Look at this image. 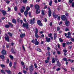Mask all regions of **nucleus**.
Masks as SVG:
<instances>
[{
	"instance_id": "6ab92c4d",
	"label": "nucleus",
	"mask_w": 74,
	"mask_h": 74,
	"mask_svg": "<svg viewBox=\"0 0 74 74\" xmlns=\"http://www.w3.org/2000/svg\"><path fill=\"white\" fill-rule=\"evenodd\" d=\"M56 34H57L56 33H55L54 34V40H55V39L57 38V36L56 35Z\"/></svg>"
},
{
	"instance_id": "2f4dec72",
	"label": "nucleus",
	"mask_w": 74,
	"mask_h": 74,
	"mask_svg": "<svg viewBox=\"0 0 74 74\" xmlns=\"http://www.w3.org/2000/svg\"><path fill=\"white\" fill-rule=\"evenodd\" d=\"M36 50L37 51H38V52H41V49H40L39 48H37L36 49Z\"/></svg>"
},
{
	"instance_id": "09e8293b",
	"label": "nucleus",
	"mask_w": 74,
	"mask_h": 74,
	"mask_svg": "<svg viewBox=\"0 0 74 74\" xmlns=\"http://www.w3.org/2000/svg\"><path fill=\"white\" fill-rule=\"evenodd\" d=\"M10 1H8V0H7L6 1V3L7 4H9V3H10Z\"/></svg>"
},
{
	"instance_id": "9b49d317",
	"label": "nucleus",
	"mask_w": 74,
	"mask_h": 74,
	"mask_svg": "<svg viewBox=\"0 0 74 74\" xmlns=\"http://www.w3.org/2000/svg\"><path fill=\"white\" fill-rule=\"evenodd\" d=\"M46 41L47 42H50V40H51V38H48V37H46Z\"/></svg>"
},
{
	"instance_id": "9d476101",
	"label": "nucleus",
	"mask_w": 74,
	"mask_h": 74,
	"mask_svg": "<svg viewBox=\"0 0 74 74\" xmlns=\"http://www.w3.org/2000/svg\"><path fill=\"white\" fill-rule=\"evenodd\" d=\"M2 14L4 16H5V15L7 14V12H6V11H5L2 10Z\"/></svg>"
},
{
	"instance_id": "4be33fe9",
	"label": "nucleus",
	"mask_w": 74,
	"mask_h": 74,
	"mask_svg": "<svg viewBox=\"0 0 74 74\" xmlns=\"http://www.w3.org/2000/svg\"><path fill=\"white\" fill-rule=\"evenodd\" d=\"M9 57L11 59V60H13L14 59V56H12L10 55L9 56Z\"/></svg>"
},
{
	"instance_id": "a878e982",
	"label": "nucleus",
	"mask_w": 74,
	"mask_h": 74,
	"mask_svg": "<svg viewBox=\"0 0 74 74\" xmlns=\"http://www.w3.org/2000/svg\"><path fill=\"white\" fill-rule=\"evenodd\" d=\"M35 36L36 38H38L39 37V36H38L37 34H35Z\"/></svg>"
},
{
	"instance_id": "5fc2aeb1",
	"label": "nucleus",
	"mask_w": 74,
	"mask_h": 74,
	"mask_svg": "<svg viewBox=\"0 0 74 74\" xmlns=\"http://www.w3.org/2000/svg\"><path fill=\"white\" fill-rule=\"evenodd\" d=\"M60 70V68H58V69H56V71H59Z\"/></svg>"
},
{
	"instance_id": "f704fd0d",
	"label": "nucleus",
	"mask_w": 74,
	"mask_h": 74,
	"mask_svg": "<svg viewBox=\"0 0 74 74\" xmlns=\"http://www.w3.org/2000/svg\"><path fill=\"white\" fill-rule=\"evenodd\" d=\"M38 33V29L37 28L36 29L35 34H37Z\"/></svg>"
},
{
	"instance_id": "c03bdc74",
	"label": "nucleus",
	"mask_w": 74,
	"mask_h": 74,
	"mask_svg": "<svg viewBox=\"0 0 74 74\" xmlns=\"http://www.w3.org/2000/svg\"><path fill=\"white\" fill-rule=\"evenodd\" d=\"M65 46H66V43H63L62 44V47H65Z\"/></svg>"
},
{
	"instance_id": "f8f14e48",
	"label": "nucleus",
	"mask_w": 74,
	"mask_h": 74,
	"mask_svg": "<svg viewBox=\"0 0 74 74\" xmlns=\"http://www.w3.org/2000/svg\"><path fill=\"white\" fill-rule=\"evenodd\" d=\"M48 13L49 17H50V16H51V14H52V11H51V10H50L48 11Z\"/></svg>"
},
{
	"instance_id": "603ef678",
	"label": "nucleus",
	"mask_w": 74,
	"mask_h": 74,
	"mask_svg": "<svg viewBox=\"0 0 74 74\" xmlns=\"http://www.w3.org/2000/svg\"><path fill=\"white\" fill-rule=\"evenodd\" d=\"M19 20H20V18H17V22H19Z\"/></svg>"
},
{
	"instance_id": "69168bd1",
	"label": "nucleus",
	"mask_w": 74,
	"mask_h": 74,
	"mask_svg": "<svg viewBox=\"0 0 74 74\" xmlns=\"http://www.w3.org/2000/svg\"><path fill=\"white\" fill-rule=\"evenodd\" d=\"M48 55H49V56H50V53L49 52V51H48Z\"/></svg>"
},
{
	"instance_id": "c756f323",
	"label": "nucleus",
	"mask_w": 74,
	"mask_h": 74,
	"mask_svg": "<svg viewBox=\"0 0 74 74\" xmlns=\"http://www.w3.org/2000/svg\"><path fill=\"white\" fill-rule=\"evenodd\" d=\"M8 34L10 36V37H12V34L11 33L9 32L8 33Z\"/></svg>"
},
{
	"instance_id": "3c124183",
	"label": "nucleus",
	"mask_w": 74,
	"mask_h": 74,
	"mask_svg": "<svg viewBox=\"0 0 74 74\" xmlns=\"http://www.w3.org/2000/svg\"><path fill=\"white\" fill-rule=\"evenodd\" d=\"M21 12L22 13H23V12H24V10H23L22 9H21Z\"/></svg>"
},
{
	"instance_id": "37998d69",
	"label": "nucleus",
	"mask_w": 74,
	"mask_h": 74,
	"mask_svg": "<svg viewBox=\"0 0 74 74\" xmlns=\"http://www.w3.org/2000/svg\"><path fill=\"white\" fill-rule=\"evenodd\" d=\"M28 14L29 15V16L31 17V15H32V14H31V12H28Z\"/></svg>"
},
{
	"instance_id": "052dcab7",
	"label": "nucleus",
	"mask_w": 74,
	"mask_h": 74,
	"mask_svg": "<svg viewBox=\"0 0 74 74\" xmlns=\"http://www.w3.org/2000/svg\"><path fill=\"white\" fill-rule=\"evenodd\" d=\"M8 11H10V10H11V8H10L9 7H8Z\"/></svg>"
},
{
	"instance_id": "473e14b6",
	"label": "nucleus",
	"mask_w": 74,
	"mask_h": 74,
	"mask_svg": "<svg viewBox=\"0 0 74 74\" xmlns=\"http://www.w3.org/2000/svg\"><path fill=\"white\" fill-rule=\"evenodd\" d=\"M42 15H45V13L44 12V10H42Z\"/></svg>"
},
{
	"instance_id": "13d9d810",
	"label": "nucleus",
	"mask_w": 74,
	"mask_h": 74,
	"mask_svg": "<svg viewBox=\"0 0 74 74\" xmlns=\"http://www.w3.org/2000/svg\"><path fill=\"white\" fill-rule=\"evenodd\" d=\"M57 45L58 48H60V45L59 44H58Z\"/></svg>"
},
{
	"instance_id": "f257e3e1",
	"label": "nucleus",
	"mask_w": 74,
	"mask_h": 74,
	"mask_svg": "<svg viewBox=\"0 0 74 74\" xmlns=\"http://www.w3.org/2000/svg\"><path fill=\"white\" fill-rule=\"evenodd\" d=\"M22 26L23 27H25L26 29H29V23H23Z\"/></svg>"
},
{
	"instance_id": "b1692460",
	"label": "nucleus",
	"mask_w": 74,
	"mask_h": 74,
	"mask_svg": "<svg viewBox=\"0 0 74 74\" xmlns=\"http://www.w3.org/2000/svg\"><path fill=\"white\" fill-rule=\"evenodd\" d=\"M26 10L27 11H29V10H30V7L27 6L26 8Z\"/></svg>"
},
{
	"instance_id": "7ed1b4c3",
	"label": "nucleus",
	"mask_w": 74,
	"mask_h": 74,
	"mask_svg": "<svg viewBox=\"0 0 74 74\" xmlns=\"http://www.w3.org/2000/svg\"><path fill=\"white\" fill-rule=\"evenodd\" d=\"M35 18H33V20L32 19H31L30 21V24H32V25H33L34 23H35Z\"/></svg>"
},
{
	"instance_id": "49530a36",
	"label": "nucleus",
	"mask_w": 74,
	"mask_h": 74,
	"mask_svg": "<svg viewBox=\"0 0 74 74\" xmlns=\"http://www.w3.org/2000/svg\"><path fill=\"white\" fill-rule=\"evenodd\" d=\"M1 66L2 67V68H3V67H5V65H4L3 64H1Z\"/></svg>"
},
{
	"instance_id": "0e129e2a",
	"label": "nucleus",
	"mask_w": 74,
	"mask_h": 74,
	"mask_svg": "<svg viewBox=\"0 0 74 74\" xmlns=\"http://www.w3.org/2000/svg\"><path fill=\"white\" fill-rule=\"evenodd\" d=\"M21 64L22 65V66H23V65H24L25 63H24L23 62H21Z\"/></svg>"
},
{
	"instance_id": "cd10ccee",
	"label": "nucleus",
	"mask_w": 74,
	"mask_h": 74,
	"mask_svg": "<svg viewBox=\"0 0 74 74\" xmlns=\"http://www.w3.org/2000/svg\"><path fill=\"white\" fill-rule=\"evenodd\" d=\"M12 22L13 23H16V20L15 19H14L12 20Z\"/></svg>"
},
{
	"instance_id": "39448f33",
	"label": "nucleus",
	"mask_w": 74,
	"mask_h": 74,
	"mask_svg": "<svg viewBox=\"0 0 74 74\" xmlns=\"http://www.w3.org/2000/svg\"><path fill=\"white\" fill-rule=\"evenodd\" d=\"M65 25L66 26H68L70 25V22L69 21H66L65 22Z\"/></svg>"
},
{
	"instance_id": "79ce46f5",
	"label": "nucleus",
	"mask_w": 74,
	"mask_h": 74,
	"mask_svg": "<svg viewBox=\"0 0 74 74\" xmlns=\"http://www.w3.org/2000/svg\"><path fill=\"white\" fill-rule=\"evenodd\" d=\"M8 24H9V25H10L12 27V26H14V25H13L12 23H8Z\"/></svg>"
},
{
	"instance_id": "423d86ee",
	"label": "nucleus",
	"mask_w": 74,
	"mask_h": 74,
	"mask_svg": "<svg viewBox=\"0 0 74 74\" xmlns=\"http://www.w3.org/2000/svg\"><path fill=\"white\" fill-rule=\"evenodd\" d=\"M1 53L3 55H6L7 54V52H6V51L4 49L3 50L2 52Z\"/></svg>"
},
{
	"instance_id": "a211bd4d",
	"label": "nucleus",
	"mask_w": 74,
	"mask_h": 74,
	"mask_svg": "<svg viewBox=\"0 0 74 74\" xmlns=\"http://www.w3.org/2000/svg\"><path fill=\"white\" fill-rule=\"evenodd\" d=\"M55 58H53L52 59V63H55Z\"/></svg>"
},
{
	"instance_id": "6e6d98bb",
	"label": "nucleus",
	"mask_w": 74,
	"mask_h": 74,
	"mask_svg": "<svg viewBox=\"0 0 74 74\" xmlns=\"http://www.w3.org/2000/svg\"><path fill=\"white\" fill-rule=\"evenodd\" d=\"M72 7H74V2H72Z\"/></svg>"
},
{
	"instance_id": "f03ea898",
	"label": "nucleus",
	"mask_w": 74,
	"mask_h": 74,
	"mask_svg": "<svg viewBox=\"0 0 74 74\" xmlns=\"http://www.w3.org/2000/svg\"><path fill=\"white\" fill-rule=\"evenodd\" d=\"M29 69L31 73H32L33 70H34V66H33V65L31 64L30 66Z\"/></svg>"
},
{
	"instance_id": "de8ad7c7",
	"label": "nucleus",
	"mask_w": 74,
	"mask_h": 74,
	"mask_svg": "<svg viewBox=\"0 0 74 74\" xmlns=\"http://www.w3.org/2000/svg\"><path fill=\"white\" fill-rule=\"evenodd\" d=\"M68 36H71V33L69 32H68Z\"/></svg>"
},
{
	"instance_id": "4468645a",
	"label": "nucleus",
	"mask_w": 74,
	"mask_h": 74,
	"mask_svg": "<svg viewBox=\"0 0 74 74\" xmlns=\"http://www.w3.org/2000/svg\"><path fill=\"white\" fill-rule=\"evenodd\" d=\"M28 14V11H26L24 12V15L25 16H27V15Z\"/></svg>"
},
{
	"instance_id": "8fccbe9b",
	"label": "nucleus",
	"mask_w": 74,
	"mask_h": 74,
	"mask_svg": "<svg viewBox=\"0 0 74 74\" xmlns=\"http://www.w3.org/2000/svg\"><path fill=\"white\" fill-rule=\"evenodd\" d=\"M48 62H49V61L47 60H46L45 61V63H48Z\"/></svg>"
},
{
	"instance_id": "7c9ffc66",
	"label": "nucleus",
	"mask_w": 74,
	"mask_h": 74,
	"mask_svg": "<svg viewBox=\"0 0 74 74\" xmlns=\"http://www.w3.org/2000/svg\"><path fill=\"white\" fill-rule=\"evenodd\" d=\"M62 60H63L64 61H65V62H67V60L66 58H64Z\"/></svg>"
},
{
	"instance_id": "ea45409f",
	"label": "nucleus",
	"mask_w": 74,
	"mask_h": 74,
	"mask_svg": "<svg viewBox=\"0 0 74 74\" xmlns=\"http://www.w3.org/2000/svg\"><path fill=\"white\" fill-rule=\"evenodd\" d=\"M1 73H2L5 74V72H4V70H1Z\"/></svg>"
},
{
	"instance_id": "c85d7f7f",
	"label": "nucleus",
	"mask_w": 74,
	"mask_h": 74,
	"mask_svg": "<svg viewBox=\"0 0 74 74\" xmlns=\"http://www.w3.org/2000/svg\"><path fill=\"white\" fill-rule=\"evenodd\" d=\"M9 66H10V67H11L12 66V62H11V61H10V62L9 63Z\"/></svg>"
},
{
	"instance_id": "ddd939ff",
	"label": "nucleus",
	"mask_w": 74,
	"mask_h": 74,
	"mask_svg": "<svg viewBox=\"0 0 74 74\" xmlns=\"http://www.w3.org/2000/svg\"><path fill=\"white\" fill-rule=\"evenodd\" d=\"M5 40L9 42L10 41V40H9V37L8 36H7V37H5Z\"/></svg>"
},
{
	"instance_id": "412c9836",
	"label": "nucleus",
	"mask_w": 74,
	"mask_h": 74,
	"mask_svg": "<svg viewBox=\"0 0 74 74\" xmlns=\"http://www.w3.org/2000/svg\"><path fill=\"white\" fill-rule=\"evenodd\" d=\"M40 12V9H37L36 11V14H38Z\"/></svg>"
},
{
	"instance_id": "aec40b11",
	"label": "nucleus",
	"mask_w": 74,
	"mask_h": 74,
	"mask_svg": "<svg viewBox=\"0 0 74 74\" xmlns=\"http://www.w3.org/2000/svg\"><path fill=\"white\" fill-rule=\"evenodd\" d=\"M57 66H58L59 67H60V66H61V65L60 64V63L59 62V61H58L57 62Z\"/></svg>"
},
{
	"instance_id": "4d7b16f0",
	"label": "nucleus",
	"mask_w": 74,
	"mask_h": 74,
	"mask_svg": "<svg viewBox=\"0 0 74 74\" xmlns=\"http://www.w3.org/2000/svg\"><path fill=\"white\" fill-rule=\"evenodd\" d=\"M63 51L65 53H66V52H67V51L66 50H63Z\"/></svg>"
},
{
	"instance_id": "f3484780",
	"label": "nucleus",
	"mask_w": 74,
	"mask_h": 74,
	"mask_svg": "<svg viewBox=\"0 0 74 74\" xmlns=\"http://www.w3.org/2000/svg\"><path fill=\"white\" fill-rule=\"evenodd\" d=\"M0 57L2 59H4L5 58V57H4V56L3 55H1L0 56Z\"/></svg>"
},
{
	"instance_id": "c9c22d12",
	"label": "nucleus",
	"mask_w": 74,
	"mask_h": 74,
	"mask_svg": "<svg viewBox=\"0 0 74 74\" xmlns=\"http://www.w3.org/2000/svg\"><path fill=\"white\" fill-rule=\"evenodd\" d=\"M51 36H52V33L49 34L48 35V36L49 37H52Z\"/></svg>"
},
{
	"instance_id": "4c0bfd02",
	"label": "nucleus",
	"mask_w": 74,
	"mask_h": 74,
	"mask_svg": "<svg viewBox=\"0 0 74 74\" xmlns=\"http://www.w3.org/2000/svg\"><path fill=\"white\" fill-rule=\"evenodd\" d=\"M59 40L60 42H63V40H62V38H59Z\"/></svg>"
},
{
	"instance_id": "0eeeda50",
	"label": "nucleus",
	"mask_w": 74,
	"mask_h": 74,
	"mask_svg": "<svg viewBox=\"0 0 74 74\" xmlns=\"http://www.w3.org/2000/svg\"><path fill=\"white\" fill-rule=\"evenodd\" d=\"M34 7L37 10L39 9L40 8V6H39V5H37V4H36L35 5Z\"/></svg>"
},
{
	"instance_id": "e2e57ef3",
	"label": "nucleus",
	"mask_w": 74,
	"mask_h": 74,
	"mask_svg": "<svg viewBox=\"0 0 74 74\" xmlns=\"http://www.w3.org/2000/svg\"><path fill=\"white\" fill-rule=\"evenodd\" d=\"M14 10L16 11H17V7H15L14 8Z\"/></svg>"
},
{
	"instance_id": "774afa93",
	"label": "nucleus",
	"mask_w": 74,
	"mask_h": 74,
	"mask_svg": "<svg viewBox=\"0 0 74 74\" xmlns=\"http://www.w3.org/2000/svg\"><path fill=\"white\" fill-rule=\"evenodd\" d=\"M71 69L72 71H74V67H72Z\"/></svg>"
},
{
	"instance_id": "680f3d73",
	"label": "nucleus",
	"mask_w": 74,
	"mask_h": 74,
	"mask_svg": "<svg viewBox=\"0 0 74 74\" xmlns=\"http://www.w3.org/2000/svg\"><path fill=\"white\" fill-rule=\"evenodd\" d=\"M71 40L72 41L74 42V38H71Z\"/></svg>"
},
{
	"instance_id": "bf43d9fd",
	"label": "nucleus",
	"mask_w": 74,
	"mask_h": 74,
	"mask_svg": "<svg viewBox=\"0 0 74 74\" xmlns=\"http://www.w3.org/2000/svg\"><path fill=\"white\" fill-rule=\"evenodd\" d=\"M23 72L24 74H26L27 73V72L25 70L23 71Z\"/></svg>"
},
{
	"instance_id": "6e6552de",
	"label": "nucleus",
	"mask_w": 74,
	"mask_h": 74,
	"mask_svg": "<svg viewBox=\"0 0 74 74\" xmlns=\"http://www.w3.org/2000/svg\"><path fill=\"white\" fill-rule=\"evenodd\" d=\"M53 15L54 18H56L58 16V15H56L54 12L53 13Z\"/></svg>"
},
{
	"instance_id": "393cba45",
	"label": "nucleus",
	"mask_w": 74,
	"mask_h": 74,
	"mask_svg": "<svg viewBox=\"0 0 74 74\" xmlns=\"http://www.w3.org/2000/svg\"><path fill=\"white\" fill-rule=\"evenodd\" d=\"M52 1L51 0L49 3V4L50 6H51L52 5Z\"/></svg>"
},
{
	"instance_id": "e433bc0d",
	"label": "nucleus",
	"mask_w": 74,
	"mask_h": 74,
	"mask_svg": "<svg viewBox=\"0 0 74 74\" xmlns=\"http://www.w3.org/2000/svg\"><path fill=\"white\" fill-rule=\"evenodd\" d=\"M72 42H66V44H67V45H69V44H72Z\"/></svg>"
},
{
	"instance_id": "2eb2a0df",
	"label": "nucleus",
	"mask_w": 74,
	"mask_h": 74,
	"mask_svg": "<svg viewBox=\"0 0 74 74\" xmlns=\"http://www.w3.org/2000/svg\"><path fill=\"white\" fill-rule=\"evenodd\" d=\"M25 36V34H21L20 35L21 38H23V37H24Z\"/></svg>"
},
{
	"instance_id": "a19ab883",
	"label": "nucleus",
	"mask_w": 74,
	"mask_h": 74,
	"mask_svg": "<svg viewBox=\"0 0 74 74\" xmlns=\"http://www.w3.org/2000/svg\"><path fill=\"white\" fill-rule=\"evenodd\" d=\"M69 29H68V28H66L65 29V32H67V31H69Z\"/></svg>"
},
{
	"instance_id": "dca6fc26",
	"label": "nucleus",
	"mask_w": 74,
	"mask_h": 74,
	"mask_svg": "<svg viewBox=\"0 0 74 74\" xmlns=\"http://www.w3.org/2000/svg\"><path fill=\"white\" fill-rule=\"evenodd\" d=\"M5 71L7 72V73H8V74H11V71L10 70H5Z\"/></svg>"
},
{
	"instance_id": "338daca9",
	"label": "nucleus",
	"mask_w": 74,
	"mask_h": 74,
	"mask_svg": "<svg viewBox=\"0 0 74 74\" xmlns=\"http://www.w3.org/2000/svg\"><path fill=\"white\" fill-rule=\"evenodd\" d=\"M52 25V22H51L50 23V26H51Z\"/></svg>"
},
{
	"instance_id": "58836bf2",
	"label": "nucleus",
	"mask_w": 74,
	"mask_h": 74,
	"mask_svg": "<svg viewBox=\"0 0 74 74\" xmlns=\"http://www.w3.org/2000/svg\"><path fill=\"white\" fill-rule=\"evenodd\" d=\"M34 66H35V68H37V64L35 63L34 64Z\"/></svg>"
},
{
	"instance_id": "72a5a7b5",
	"label": "nucleus",
	"mask_w": 74,
	"mask_h": 74,
	"mask_svg": "<svg viewBox=\"0 0 74 74\" xmlns=\"http://www.w3.org/2000/svg\"><path fill=\"white\" fill-rule=\"evenodd\" d=\"M27 0H23V3H25V4L27 3Z\"/></svg>"
},
{
	"instance_id": "864d4df0",
	"label": "nucleus",
	"mask_w": 74,
	"mask_h": 74,
	"mask_svg": "<svg viewBox=\"0 0 74 74\" xmlns=\"http://www.w3.org/2000/svg\"><path fill=\"white\" fill-rule=\"evenodd\" d=\"M47 49L48 51H49L51 49V48L49 47H48L47 48Z\"/></svg>"
},
{
	"instance_id": "bb28decb",
	"label": "nucleus",
	"mask_w": 74,
	"mask_h": 74,
	"mask_svg": "<svg viewBox=\"0 0 74 74\" xmlns=\"http://www.w3.org/2000/svg\"><path fill=\"white\" fill-rule=\"evenodd\" d=\"M10 25H5V27L6 28H9V27H10Z\"/></svg>"
},
{
	"instance_id": "a18cd8bd",
	"label": "nucleus",
	"mask_w": 74,
	"mask_h": 74,
	"mask_svg": "<svg viewBox=\"0 0 74 74\" xmlns=\"http://www.w3.org/2000/svg\"><path fill=\"white\" fill-rule=\"evenodd\" d=\"M57 31H59L60 29V27H58L57 28Z\"/></svg>"
},
{
	"instance_id": "1a4fd4ad",
	"label": "nucleus",
	"mask_w": 74,
	"mask_h": 74,
	"mask_svg": "<svg viewBox=\"0 0 74 74\" xmlns=\"http://www.w3.org/2000/svg\"><path fill=\"white\" fill-rule=\"evenodd\" d=\"M61 19L63 21H65L66 19V16L64 15L62 16H61Z\"/></svg>"
},
{
	"instance_id": "5701e85b",
	"label": "nucleus",
	"mask_w": 74,
	"mask_h": 74,
	"mask_svg": "<svg viewBox=\"0 0 74 74\" xmlns=\"http://www.w3.org/2000/svg\"><path fill=\"white\" fill-rule=\"evenodd\" d=\"M35 44L36 45H38L39 44V42L38 41H36L35 43Z\"/></svg>"
},
{
	"instance_id": "20e7f679",
	"label": "nucleus",
	"mask_w": 74,
	"mask_h": 74,
	"mask_svg": "<svg viewBox=\"0 0 74 74\" xmlns=\"http://www.w3.org/2000/svg\"><path fill=\"white\" fill-rule=\"evenodd\" d=\"M37 23L38 25L39 26H42V24L41 23V22L40 21H37Z\"/></svg>"
}]
</instances>
